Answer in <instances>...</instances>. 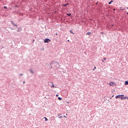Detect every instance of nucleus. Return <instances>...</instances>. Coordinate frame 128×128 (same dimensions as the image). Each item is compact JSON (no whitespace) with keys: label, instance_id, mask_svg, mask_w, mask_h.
<instances>
[{"label":"nucleus","instance_id":"f257e3e1","mask_svg":"<svg viewBox=\"0 0 128 128\" xmlns=\"http://www.w3.org/2000/svg\"><path fill=\"white\" fill-rule=\"evenodd\" d=\"M122 96H124V94H120V95H117L115 96V98H120L121 100H122Z\"/></svg>","mask_w":128,"mask_h":128},{"label":"nucleus","instance_id":"f03ea898","mask_svg":"<svg viewBox=\"0 0 128 128\" xmlns=\"http://www.w3.org/2000/svg\"><path fill=\"white\" fill-rule=\"evenodd\" d=\"M52 42V40H50V39L48 38H46L44 40V44H48V42Z\"/></svg>","mask_w":128,"mask_h":128},{"label":"nucleus","instance_id":"7ed1b4c3","mask_svg":"<svg viewBox=\"0 0 128 128\" xmlns=\"http://www.w3.org/2000/svg\"><path fill=\"white\" fill-rule=\"evenodd\" d=\"M109 86H118V84H116V82H111L108 84Z\"/></svg>","mask_w":128,"mask_h":128},{"label":"nucleus","instance_id":"20e7f679","mask_svg":"<svg viewBox=\"0 0 128 128\" xmlns=\"http://www.w3.org/2000/svg\"><path fill=\"white\" fill-rule=\"evenodd\" d=\"M17 28L18 30H16V32H20L22 30V28Z\"/></svg>","mask_w":128,"mask_h":128},{"label":"nucleus","instance_id":"39448f33","mask_svg":"<svg viewBox=\"0 0 128 128\" xmlns=\"http://www.w3.org/2000/svg\"><path fill=\"white\" fill-rule=\"evenodd\" d=\"M56 61H52L51 63L50 64H48V66H52V64H54V62H55V64H56Z\"/></svg>","mask_w":128,"mask_h":128},{"label":"nucleus","instance_id":"423d86ee","mask_svg":"<svg viewBox=\"0 0 128 128\" xmlns=\"http://www.w3.org/2000/svg\"><path fill=\"white\" fill-rule=\"evenodd\" d=\"M29 72H30L32 74H34V70L32 68H30V70H29Z\"/></svg>","mask_w":128,"mask_h":128},{"label":"nucleus","instance_id":"0eeeda50","mask_svg":"<svg viewBox=\"0 0 128 128\" xmlns=\"http://www.w3.org/2000/svg\"><path fill=\"white\" fill-rule=\"evenodd\" d=\"M70 6V3H67L66 4H62V6L65 7V8H66V6Z\"/></svg>","mask_w":128,"mask_h":128},{"label":"nucleus","instance_id":"6e6552de","mask_svg":"<svg viewBox=\"0 0 128 128\" xmlns=\"http://www.w3.org/2000/svg\"><path fill=\"white\" fill-rule=\"evenodd\" d=\"M56 64H57L56 68H60V63L58 62H56Z\"/></svg>","mask_w":128,"mask_h":128},{"label":"nucleus","instance_id":"1a4fd4ad","mask_svg":"<svg viewBox=\"0 0 128 128\" xmlns=\"http://www.w3.org/2000/svg\"><path fill=\"white\" fill-rule=\"evenodd\" d=\"M92 34V32H88L87 33H86V36H90Z\"/></svg>","mask_w":128,"mask_h":128},{"label":"nucleus","instance_id":"9d476101","mask_svg":"<svg viewBox=\"0 0 128 128\" xmlns=\"http://www.w3.org/2000/svg\"><path fill=\"white\" fill-rule=\"evenodd\" d=\"M62 115V114H58V118H64V116H61Z\"/></svg>","mask_w":128,"mask_h":128},{"label":"nucleus","instance_id":"9b49d317","mask_svg":"<svg viewBox=\"0 0 128 128\" xmlns=\"http://www.w3.org/2000/svg\"><path fill=\"white\" fill-rule=\"evenodd\" d=\"M124 85L125 86H128V80H126L124 82Z\"/></svg>","mask_w":128,"mask_h":128},{"label":"nucleus","instance_id":"f8f14e48","mask_svg":"<svg viewBox=\"0 0 128 128\" xmlns=\"http://www.w3.org/2000/svg\"><path fill=\"white\" fill-rule=\"evenodd\" d=\"M114 2V0H111L109 2L108 4H112V2Z\"/></svg>","mask_w":128,"mask_h":128},{"label":"nucleus","instance_id":"ddd939ff","mask_svg":"<svg viewBox=\"0 0 128 128\" xmlns=\"http://www.w3.org/2000/svg\"><path fill=\"white\" fill-rule=\"evenodd\" d=\"M43 118H44V122H48V118H46V117H44Z\"/></svg>","mask_w":128,"mask_h":128},{"label":"nucleus","instance_id":"4468645a","mask_svg":"<svg viewBox=\"0 0 128 128\" xmlns=\"http://www.w3.org/2000/svg\"><path fill=\"white\" fill-rule=\"evenodd\" d=\"M70 34H74V32H72V30H70Z\"/></svg>","mask_w":128,"mask_h":128},{"label":"nucleus","instance_id":"2eb2a0df","mask_svg":"<svg viewBox=\"0 0 128 128\" xmlns=\"http://www.w3.org/2000/svg\"><path fill=\"white\" fill-rule=\"evenodd\" d=\"M120 10H126V8H122V7L120 8Z\"/></svg>","mask_w":128,"mask_h":128},{"label":"nucleus","instance_id":"dca6fc26","mask_svg":"<svg viewBox=\"0 0 128 128\" xmlns=\"http://www.w3.org/2000/svg\"><path fill=\"white\" fill-rule=\"evenodd\" d=\"M66 16H72V14L67 13Z\"/></svg>","mask_w":128,"mask_h":128},{"label":"nucleus","instance_id":"f3484780","mask_svg":"<svg viewBox=\"0 0 128 128\" xmlns=\"http://www.w3.org/2000/svg\"><path fill=\"white\" fill-rule=\"evenodd\" d=\"M51 84H52V85L51 86L52 88H54V82H52Z\"/></svg>","mask_w":128,"mask_h":128},{"label":"nucleus","instance_id":"a211bd4d","mask_svg":"<svg viewBox=\"0 0 128 128\" xmlns=\"http://www.w3.org/2000/svg\"><path fill=\"white\" fill-rule=\"evenodd\" d=\"M58 100H62L61 97H58Z\"/></svg>","mask_w":128,"mask_h":128},{"label":"nucleus","instance_id":"6ab92c4d","mask_svg":"<svg viewBox=\"0 0 128 128\" xmlns=\"http://www.w3.org/2000/svg\"><path fill=\"white\" fill-rule=\"evenodd\" d=\"M4 10H8V7H7L6 6H4Z\"/></svg>","mask_w":128,"mask_h":128},{"label":"nucleus","instance_id":"aec40b11","mask_svg":"<svg viewBox=\"0 0 128 128\" xmlns=\"http://www.w3.org/2000/svg\"><path fill=\"white\" fill-rule=\"evenodd\" d=\"M127 96H122V100H126V98Z\"/></svg>","mask_w":128,"mask_h":128},{"label":"nucleus","instance_id":"412c9836","mask_svg":"<svg viewBox=\"0 0 128 128\" xmlns=\"http://www.w3.org/2000/svg\"><path fill=\"white\" fill-rule=\"evenodd\" d=\"M10 22H11L12 24V25H14V22L12 20H11Z\"/></svg>","mask_w":128,"mask_h":128},{"label":"nucleus","instance_id":"4be33fe9","mask_svg":"<svg viewBox=\"0 0 128 128\" xmlns=\"http://www.w3.org/2000/svg\"><path fill=\"white\" fill-rule=\"evenodd\" d=\"M114 95H112V97H110V100H112V98H114Z\"/></svg>","mask_w":128,"mask_h":128},{"label":"nucleus","instance_id":"5701e85b","mask_svg":"<svg viewBox=\"0 0 128 128\" xmlns=\"http://www.w3.org/2000/svg\"><path fill=\"white\" fill-rule=\"evenodd\" d=\"M9 28H10V30H14V28L12 27H10Z\"/></svg>","mask_w":128,"mask_h":128},{"label":"nucleus","instance_id":"b1692460","mask_svg":"<svg viewBox=\"0 0 128 128\" xmlns=\"http://www.w3.org/2000/svg\"><path fill=\"white\" fill-rule=\"evenodd\" d=\"M103 60H106V58H103Z\"/></svg>","mask_w":128,"mask_h":128},{"label":"nucleus","instance_id":"393cba45","mask_svg":"<svg viewBox=\"0 0 128 128\" xmlns=\"http://www.w3.org/2000/svg\"><path fill=\"white\" fill-rule=\"evenodd\" d=\"M96 67L94 66V68H93V70H96Z\"/></svg>","mask_w":128,"mask_h":128},{"label":"nucleus","instance_id":"a878e982","mask_svg":"<svg viewBox=\"0 0 128 128\" xmlns=\"http://www.w3.org/2000/svg\"><path fill=\"white\" fill-rule=\"evenodd\" d=\"M14 26H16V28H18V24H16L14 25Z\"/></svg>","mask_w":128,"mask_h":128},{"label":"nucleus","instance_id":"bb28decb","mask_svg":"<svg viewBox=\"0 0 128 128\" xmlns=\"http://www.w3.org/2000/svg\"><path fill=\"white\" fill-rule=\"evenodd\" d=\"M14 26H16V28H18V24H16L14 25Z\"/></svg>","mask_w":128,"mask_h":128},{"label":"nucleus","instance_id":"cd10ccee","mask_svg":"<svg viewBox=\"0 0 128 128\" xmlns=\"http://www.w3.org/2000/svg\"><path fill=\"white\" fill-rule=\"evenodd\" d=\"M4 48V46H2V48H1V50H2V48Z\"/></svg>","mask_w":128,"mask_h":128},{"label":"nucleus","instance_id":"c85d7f7f","mask_svg":"<svg viewBox=\"0 0 128 128\" xmlns=\"http://www.w3.org/2000/svg\"><path fill=\"white\" fill-rule=\"evenodd\" d=\"M41 50H44V48H42Z\"/></svg>","mask_w":128,"mask_h":128},{"label":"nucleus","instance_id":"c756f323","mask_svg":"<svg viewBox=\"0 0 128 128\" xmlns=\"http://www.w3.org/2000/svg\"><path fill=\"white\" fill-rule=\"evenodd\" d=\"M49 66L50 67V68H52V65Z\"/></svg>","mask_w":128,"mask_h":128},{"label":"nucleus","instance_id":"7c9ffc66","mask_svg":"<svg viewBox=\"0 0 128 128\" xmlns=\"http://www.w3.org/2000/svg\"><path fill=\"white\" fill-rule=\"evenodd\" d=\"M20 76H24V74H20Z\"/></svg>","mask_w":128,"mask_h":128},{"label":"nucleus","instance_id":"2f4dec72","mask_svg":"<svg viewBox=\"0 0 128 128\" xmlns=\"http://www.w3.org/2000/svg\"><path fill=\"white\" fill-rule=\"evenodd\" d=\"M100 34H104V32H100Z\"/></svg>","mask_w":128,"mask_h":128},{"label":"nucleus","instance_id":"473e14b6","mask_svg":"<svg viewBox=\"0 0 128 128\" xmlns=\"http://www.w3.org/2000/svg\"><path fill=\"white\" fill-rule=\"evenodd\" d=\"M114 26V24H111V26Z\"/></svg>","mask_w":128,"mask_h":128},{"label":"nucleus","instance_id":"72a5a7b5","mask_svg":"<svg viewBox=\"0 0 128 128\" xmlns=\"http://www.w3.org/2000/svg\"><path fill=\"white\" fill-rule=\"evenodd\" d=\"M56 96H58V94H56Z\"/></svg>","mask_w":128,"mask_h":128},{"label":"nucleus","instance_id":"f704fd0d","mask_svg":"<svg viewBox=\"0 0 128 128\" xmlns=\"http://www.w3.org/2000/svg\"><path fill=\"white\" fill-rule=\"evenodd\" d=\"M35 42L34 40H33L32 42Z\"/></svg>","mask_w":128,"mask_h":128},{"label":"nucleus","instance_id":"c9c22d12","mask_svg":"<svg viewBox=\"0 0 128 128\" xmlns=\"http://www.w3.org/2000/svg\"><path fill=\"white\" fill-rule=\"evenodd\" d=\"M63 116L64 118H66V116Z\"/></svg>","mask_w":128,"mask_h":128},{"label":"nucleus","instance_id":"e433bc0d","mask_svg":"<svg viewBox=\"0 0 128 128\" xmlns=\"http://www.w3.org/2000/svg\"><path fill=\"white\" fill-rule=\"evenodd\" d=\"M16 24L14 23V24H13V26H16Z\"/></svg>","mask_w":128,"mask_h":128},{"label":"nucleus","instance_id":"4c0bfd02","mask_svg":"<svg viewBox=\"0 0 128 128\" xmlns=\"http://www.w3.org/2000/svg\"><path fill=\"white\" fill-rule=\"evenodd\" d=\"M23 84H26V82L24 81V82H23Z\"/></svg>","mask_w":128,"mask_h":128},{"label":"nucleus","instance_id":"58836bf2","mask_svg":"<svg viewBox=\"0 0 128 128\" xmlns=\"http://www.w3.org/2000/svg\"><path fill=\"white\" fill-rule=\"evenodd\" d=\"M125 8H126V10H128V7Z\"/></svg>","mask_w":128,"mask_h":128},{"label":"nucleus","instance_id":"ea45409f","mask_svg":"<svg viewBox=\"0 0 128 128\" xmlns=\"http://www.w3.org/2000/svg\"><path fill=\"white\" fill-rule=\"evenodd\" d=\"M113 10L114 12L116 10V9L114 8Z\"/></svg>","mask_w":128,"mask_h":128},{"label":"nucleus","instance_id":"a19ab883","mask_svg":"<svg viewBox=\"0 0 128 128\" xmlns=\"http://www.w3.org/2000/svg\"><path fill=\"white\" fill-rule=\"evenodd\" d=\"M102 62H104V60H102Z\"/></svg>","mask_w":128,"mask_h":128},{"label":"nucleus","instance_id":"79ce46f5","mask_svg":"<svg viewBox=\"0 0 128 128\" xmlns=\"http://www.w3.org/2000/svg\"><path fill=\"white\" fill-rule=\"evenodd\" d=\"M96 4L98 5V2L96 3Z\"/></svg>","mask_w":128,"mask_h":128},{"label":"nucleus","instance_id":"37998d69","mask_svg":"<svg viewBox=\"0 0 128 128\" xmlns=\"http://www.w3.org/2000/svg\"><path fill=\"white\" fill-rule=\"evenodd\" d=\"M57 34H58V33H56V35L57 36Z\"/></svg>","mask_w":128,"mask_h":128},{"label":"nucleus","instance_id":"c03bdc74","mask_svg":"<svg viewBox=\"0 0 128 128\" xmlns=\"http://www.w3.org/2000/svg\"><path fill=\"white\" fill-rule=\"evenodd\" d=\"M126 99L128 100V96H127Z\"/></svg>","mask_w":128,"mask_h":128},{"label":"nucleus","instance_id":"a18cd8bd","mask_svg":"<svg viewBox=\"0 0 128 128\" xmlns=\"http://www.w3.org/2000/svg\"><path fill=\"white\" fill-rule=\"evenodd\" d=\"M126 14H128V12H126Z\"/></svg>","mask_w":128,"mask_h":128},{"label":"nucleus","instance_id":"49530a36","mask_svg":"<svg viewBox=\"0 0 128 128\" xmlns=\"http://www.w3.org/2000/svg\"><path fill=\"white\" fill-rule=\"evenodd\" d=\"M68 42H70V40H68Z\"/></svg>","mask_w":128,"mask_h":128},{"label":"nucleus","instance_id":"de8ad7c7","mask_svg":"<svg viewBox=\"0 0 128 128\" xmlns=\"http://www.w3.org/2000/svg\"><path fill=\"white\" fill-rule=\"evenodd\" d=\"M2 0H0V2H2Z\"/></svg>","mask_w":128,"mask_h":128},{"label":"nucleus","instance_id":"09e8293b","mask_svg":"<svg viewBox=\"0 0 128 128\" xmlns=\"http://www.w3.org/2000/svg\"><path fill=\"white\" fill-rule=\"evenodd\" d=\"M56 88V86H55Z\"/></svg>","mask_w":128,"mask_h":128},{"label":"nucleus","instance_id":"8fccbe9b","mask_svg":"<svg viewBox=\"0 0 128 128\" xmlns=\"http://www.w3.org/2000/svg\"><path fill=\"white\" fill-rule=\"evenodd\" d=\"M68 102V104H69V102Z\"/></svg>","mask_w":128,"mask_h":128}]
</instances>
